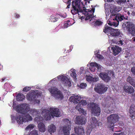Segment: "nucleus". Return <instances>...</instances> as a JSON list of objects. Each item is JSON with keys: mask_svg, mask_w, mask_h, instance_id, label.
I'll list each match as a JSON object with an SVG mask.
<instances>
[{"mask_svg": "<svg viewBox=\"0 0 135 135\" xmlns=\"http://www.w3.org/2000/svg\"><path fill=\"white\" fill-rule=\"evenodd\" d=\"M90 69L91 71L94 72L95 71V67H90Z\"/></svg>", "mask_w": 135, "mask_h": 135, "instance_id": "5fc2aeb1", "label": "nucleus"}, {"mask_svg": "<svg viewBox=\"0 0 135 135\" xmlns=\"http://www.w3.org/2000/svg\"><path fill=\"white\" fill-rule=\"evenodd\" d=\"M41 93L38 90H33L27 94L26 98L28 100L33 101L35 98H37L41 96Z\"/></svg>", "mask_w": 135, "mask_h": 135, "instance_id": "423d86ee", "label": "nucleus"}, {"mask_svg": "<svg viewBox=\"0 0 135 135\" xmlns=\"http://www.w3.org/2000/svg\"><path fill=\"white\" fill-rule=\"evenodd\" d=\"M107 87L102 83L98 84L97 87L94 88L95 91L99 94L104 93L107 91Z\"/></svg>", "mask_w": 135, "mask_h": 135, "instance_id": "1a4fd4ad", "label": "nucleus"}, {"mask_svg": "<svg viewBox=\"0 0 135 135\" xmlns=\"http://www.w3.org/2000/svg\"><path fill=\"white\" fill-rule=\"evenodd\" d=\"M123 26L126 27V30L128 33L133 35L135 34V26L132 23L127 22L126 24H124Z\"/></svg>", "mask_w": 135, "mask_h": 135, "instance_id": "0eeeda50", "label": "nucleus"}, {"mask_svg": "<svg viewBox=\"0 0 135 135\" xmlns=\"http://www.w3.org/2000/svg\"><path fill=\"white\" fill-rule=\"evenodd\" d=\"M131 71L132 73L133 74L135 75V67H133L131 68Z\"/></svg>", "mask_w": 135, "mask_h": 135, "instance_id": "603ef678", "label": "nucleus"}, {"mask_svg": "<svg viewBox=\"0 0 135 135\" xmlns=\"http://www.w3.org/2000/svg\"><path fill=\"white\" fill-rule=\"evenodd\" d=\"M113 17H114V20H115L116 21L117 20L119 22V21H122L124 20H127L128 19V17L127 16H124V15L121 14L114 15H113Z\"/></svg>", "mask_w": 135, "mask_h": 135, "instance_id": "6ab92c4d", "label": "nucleus"}, {"mask_svg": "<svg viewBox=\"0 0 135 135\" xmlns=\"http://www.w3.org/2000/svg\"><path fill=\"white\" fill-rule=\"evenodd\" d=\"M123 91L126 93L131 94L134 93V89L132 86L124 85L123 88Z\"/></svg>", "mask_w": 135, "mask_h": 135, "instance_id": "4468645a", "label": "nucleus"}, {"mask_svg": "<svg viewBox=\"0 0 135 135\" xmlns=\"http://www.w3.org/2000/svg\"><path fill=\"white\" fill-rule=\"evenodd\" d=\"M62 84L64 86H70L71 85V83L69 79L66 76L62 75L59 76Z\"/></svg>", "mask_w": 135, "mask_h": 135, "instance_id": "9b49d317", "label": "nucleus"}, {"mask_svg": "<svg viewBox=\"0 0 135 135\" xmlns=\"http://www.w3.org/2000/svg\"><path fill=\"white\" fill-rule=\"evenodd\" d=\"M80 103L83 106L86 105L87 104L86 101L85 100H82L80 101Z\"/></svg>", "mask_w": 135, "mask_h": 135, "instance_id": "49530a36", "label": "nucleus"}, {"mask_svg": "<svg viewBox=\"0 0 135 135\" xmlns=\"http://www.w3.org/2000/svg\"><path fill=\"white\" fill-rule=\"evenodd\" d=\"M70 4H68V5L67 6V8H69V6L70 5Z\"/></svg>", "mask_w": 135, "mask_h": 135, "instance_id": "69168bd1", "label": "nucleus"}, {"mask_svg": "<svg viewBox=\"0 0 135 135\" xmlns=\"http://www.w3.org/2000/svg\"><path fill=\"white\" fill-rule=\"evenodd\" d=\"M50 112L51 116L56 117H59L60 115V112L59 109L51 107L50 108Z\"/></svg>", "mask_w": 135, "mask_h": 135, "instance_id": "f8f14e48", "label": "nucleus"}, {"mask_svg": "<svg viewBox=\"0 0 135 135\" xmlns=\"http://www.w3.org/2000/svg\"><path fill=\"white\" fill-rule=\"evenodd\" d=\"M18 111L22 114L24 115L23 118L25 122L30 121L33 119L28 113L29 111V106L26 103L21 104L18 107Z\"/></svg>", "mask_w": 135, "mask_h": 135, "instance_id": "f257e3e1", "label": "nucleus"}, {"mask_svg": "<svg viewBox=\"0 0 135 135\" xmlns=\"http://www.w3.org/2000/svg\"><path fill=\"white\" fill-rule=\"evenodd\" d=\"M69 100L71 102H73L74 103H77V101L76 100L75 95L69 98Z\"/></svg>", "mask_w": 135, "mask_h": 135, "instance_id": "c9c22d12", "label": "nucleus"}, {"mask_svg": "<svg viewBox=\"0 0 135 135\" xmlns=\"http://www.w3.org/2000/svg\"><path fill=\"white\" fill-rule=\"evenodd\" d=\"M8 85V84L6 83H5L4 84V88H6L5 86Z\"/></svg>", "mask_w": 135, "mask_h": 135, "instance_id": "0e129e2a", "label": "nucleus"}, {"mask_svg": "<svg viewBox=\"0 0 135 135\" xmlns=\"http://www.w3.org/2000/svg\"><path fill=\"white\" fill-rule=\"evenodd\" d=\"M83 70H84V69L83 68L81 67L80 68V70H81V71H80V73L81 74H82L83 73L82 71H83Z\"/></svg>", "mask_w": 135, "mask_h": 135, "instance_id": "052dcab7", "label": "nucleus"}, {"mask_svg": "<svg viewBox=\"0 0 135 135\" xmlns=\"http://www.w3.org/2000/svg\"><path fill=\"white\" fill-rule=\"evenodd\" d=\"M49 111L50 110L45 109L41 112V114L45 120H48L51 119V117L49 113Z\"/></svg>", "mask_w": 135, "mask_h": 135, "instance_id": "2eb2a0df", "label": "nucleus"}, {"mask_svg": "<svg viewBox=\"0 0 135 135\" xmlns=\"http://www.w3.org/2000/svg\"><path fill=\"white\" fill-rule=\"evenodd\" d=\"M48 132L52 134V133H54L56 131V127L53 124H51L48 126L47 130Z\"/></svg>", "mask_w": 135, "mask_h": 135, "instance_id": "bb28decb", "label": "nucleus"}, {"mask_svg": "<svg viewBox=\"0 0 135 135\" xmlns=\"http://www.w3.org/2000/svg\"><path fill=\"white\" fill-rule=\"evenodd\" d=\"M114 17L113 15V16L111 17V21L108 20V24L111 26L116 27L119 24V22L117 20H114Z\"/></svg>", "mask_w": 135, "mask_h": 135, "instance_id": "aec40b11", "label": "nucleus"}, {"mask_svg": "<svg viewBox=\"0 0 135 135\" xmlns=\"http://www.w3.org/2000/svg\"><path fill=\"white\" fill-rule=\"evenodd\" d=\"M16 119L18 123L19 124H22L24 122V118L22 115L19 113H17L16 115Z\"/></svg>", "mask_w": 135, "mask_h": 135, "instance_id": "4be33fe9", "label": "nucleus"}, {"mask_svg": "<svg viewBox=\"0 0 135 135\" xmlns=\"http://www.w3.org/2000/svg\"><path fill=\"white\" fill-rule=\"evenodd\" d=\"M60 17L65 18L66 17L60 14H56L55 15H51L50 17V20L51 22H55L58 21Z\"/></svg>", "mask_w": 135, "mask_h": 135, "instance_id": "f3484780", "label": "nucleus"}, {"mask_svg": "<svg viewBox=\"0 0 135 135\" xmlns=\"http://www.w3.org/2000/svg\"><path fill=\"white\" fill-rule=\"evenodd\" d=\"M127 81L134 87H135V81L133 78L129 76L127 79Z\"/></svg>", "mask_w": 135, "mask_h": 135, "instance_id": "c85d7f7f", "label": "nucleus"}, {"mask_svg": "<svg viewBox=\"0 0 135 135\" xmlns=\"http://www.w3.org/2000/svg\"><path fill=\"white\" fill-rule=\"evenodd\" d=\"M31 89V88L30 87H26L23 88V91H24L27 92L30 90Z\"/></svg>", "mask_w": 135, "mask_h": 135, "instance_id": "37998d69", "label": "nucleus"}, {"mask_svg": "<svg viewBox=\"0 0 135 135\" xmlns=\"http://www.w3.org/2000/svg\"><path fill=\"white\" fill-rule=\"evenodd\" d=\"M5 79V78H2V81H3Z\"/></svg>", "mask_w": 135, "mask_h": 135, "instance_id": "338daca9", "label": "nucleus"}, {"mask_svg": "<svg viewBox=\"0 0 135 135\" xmlns=\"http://www.w3.org/2000/svg\"><path fill=\"white\" fill-rule=\"evenodd\" d=\"M74 130L75 133L78 135H82L84 133L83 127L81 126L75 127Z\"/></svg>", "mask_w": 135, "mask_h": 135, "instance_id": "a211bd4d", "label": "nucleus"}, {"mask_svg": "<svg viewBox=\"0 0 135 135\" xmlns=\"http://www.w3.org/2000/svg\"><path fill=\"white\" fill-rule=\"evenodd\" d=\"M120 34V32L119 30L114 29L113 28V30L111 33V35L113 36L116 37L119 36Z\"/></svg>", "mask_w": 135, "mask_h": 135, "instance_id": "cd10ccee", "label": "nucleus"}, {"mask_svg": "<svg viewBox=\"0 0 135 135\" xmlns=\"http://www.w3.org/2000/svg\"><path fill=\"white\" fill-rule=\"evenodd\" d=\"M99 76L103 80L106 82H108L111 79L110 77L108 75V74L106 73H100Z\"/></svg>", "mask_w": 135, "mask_h": 135, "instance_id": "ddd939ff", "label": "nucleus"}, {"mask_svg": "<svg viewBox=\"0 0 135 135\" xmlns=\"http://www.w3.org/2000/svg\"><path fill=\"white\" fill-rule=\"evenodd\" d=\"M76 70L73 69H71L70 71L71 73H70V75L74 79H76Z\"/></svg>", "mask_w": 135, "mask_h": 135, "instance_id": "72a5a7b5", "label": "nucleus"}, {"mask_svg": "<svg viewBox=\"0 0 135 135\" xmlns=\"http://www.w3.org/2000/svg\"><path fill=\"white\" fill-rule=\"evenodd\" d=\"M91 124H89L86 131L87 135H89L92 129L97 126H99L102 124V123L100 122L97 121L96 119L94 117H92L90 119Z\"/></svg>", "mask_w": 135, "mask_h": 135, "instance_id": "7ed1b4c3", "label": "nucleus"}, {"mask_svg": "<svg viewBox=\"0 0 135 135\" xmlns=\"http://www.w3.org/2000/svg\"><path fill=\"white\" fill-rule=\"evenodd\" d=\"M98 64L95 62H91L90 64V67L98 66Z\"/></svg>", "mask_w": 135, "mask_h": 135, "instance_id": "a18cd8bd", "label": "nucleus"}, {"mask_svg": "<svg viewBox=\"0 0 135 135\" xmlns=\"http://www.w3.org/2000/svg\"><path fill=\"white\" fill-rule=\"evenodd\" d=\"M75 96L76 99V100H77V101L78 103V102H79V101L80 100V99H81V97H80L78 95H75Z\"/></svg>", "mask_w": 135, "mask_h": 135, "instance_id": "de8ad7c7", "label": "nucleus"}, {"mask_svg": "<svg viewBox=\"0 0 135 135\" xmlns=\"http://www.w3.org/2000/svg\"><path fill=\"white\" fill-rule=\"evenodd\" d=\"M71 25L70 21L68 20L67 21L64 22L63 28H66Z\"/></svg>", "mask_w": 135, "mask_h": 135, "instance_id": "f704fd0d", "label": "nucleus"}, {"mask_svg": "<svg viewBox=\"0 0 135 135\" xmlns=\"http://www.w3.org/2000/svg\"><path fill=\"white\" fill-rule=\"evenodd\" d=\"M35 126L33 124H30L28 125L26 128V130H29L33 129L35 127Z\"/></svg>", "mask_w": 135, "mask_h": 135, "instance_id": "e433bc0d", "label": "nucleus"}, {"mask_svg": "<svg viewBox=\"0 0 135 135\" xmlns=\"http://www.w3.org/2000/svg\"><path fill=\"white\" fill-rule=\"evenodd\" d=\"M114 135H123V133L122 132H121L120 133H114L113 134Z\"/></svg>", "mask_w": 135, "mask_h": 135, "instance_id": "6e6d98bb", "label": "nucleus"}, {"mask_svg": "<svg viewBox=\"0 0 135 135\" xmlns=\"http://www.w3.org/2000/svg\"><path fill=\"white\" fill-rule=\"evenodd\" d=\"M39 111L38 110H37L35 109H30L29 108V113L33 116L37 115L39 113Z\"/></svg>", "mask_w": 135, "mask_h": 135, "instance_id": "7c9ffc66", "label": "nucleus"}, {"mask_svg": "<svg viewBox=\"0 0 135 135\" xmlns=\"http://www.w3.org/2000/svg\"><path fill=\"white\" fill-rule=\"evenodd\" d=\"M43 118L41 116H38L35 117L34 119V120L37 123L40 121H41L43 119Z\"/></svg>", "mask_w": 135, "mask_h": 135, "instance_id": "4c0bfd02", "label": "nucleus"}, {"mask_svg": "<svg viewBox=\"0 0 135 135\" xmlns=\"http://www.w3.org/2000/svg\"><path fill=\"white\" fill-rule=\"evenodd\" d=\"M93 14H91L87 16L86 17V19L87 20H90L91 18L93 17Z\"/></svg>", "mask_w": 135, "mask_h": 135, "instance_id": "09e8293b", "label": "nucleus"}, {"mask_svg": "<svg viewBox=\"0 0 135 135\" xmlns=\"http://www.w3.org/2000/svg\"><path fill=\"white\" fill-rule=\"evenodd\" d=\"M129 112L130 116L133 119L135 118V105L134 104L131 105Z\"/></svg>", "mask_w": 135, "mask_h": 135, "instance_id": "b1692460", "label": "nucleus"}, {"mask_svg": "<svg viewBox=\"0 0 135 135\" xmlns=\"http://www.w3.org/2000/svg\"><path fill=\"white\" fill-rule=\"evenodd\" d=\"M112 50L113 54L115 56L118 54L122 50L121 48L116 46H115V47H112Z\"/></svg>", "mask_w": 135, "mask_h": 135, "instance_id": "393cba45", "label": "nucleus"}, {"mask_svg": "<svg viewBox=\"0 0 135 135\" xmlns=\"http://www.w3.org/2000/svg\"><path fill=\"white\" fill-rule=\"evenodd\" d=\"M15 17L16 18H18L20 17V15L19 14L15 13Z\"/></svg>", "mask_w": 135, "mask_h": 135, "instance_id": "4d7b16f0", "label": "nucleus"}, {"mask_svg": "<svg viewBox=\"0 0 135 135\" xmlns=\"http://www.w3.org/2000/svg\"><path fill=\"white\" fill-rule=\"evenodd\" d=\"M57 88H54L49 90L50 93L56 99H61L63 98V96L60 90H58Z\"/></svg>", "mask_w": 135, "mask_h": 135, "instance_id": "6e6552de", "label": "nucleus"}, {"mask_svg": "<svg viewBox=\"0 0 135 135\" xmlns=\"http://www.w3.org/2000/svg\"><path fill=\"white\" fill-rule=\"evenodd\" d=\"M105 105V108H107L109 111L112 110L116 107V103L115 101L112 99H110L108 100Z\"/></svg>", "mask_w": 135, "mask_h": 135, "instance_id": "9d476101", "label": "nucleus"}, {"mask_svg": "<svg viewBox=\"0 0 135 135\" xmlns=\"http://www.w3.org/2000/svg\"><path fill=\"white\" fill-rule=\"evenodd\" d=\"M99 80V78L98 77H94L93 78V81L94 82H96Z\"/></svg>", "mask_w": 135, "mask_h": 135, "instance_id": "864d4df0", "label": "nucleus"}, {"mask_svg": "<svg viewBox=\"0 0 135 135\" xmlns=\"http://www.w3.org/2000/svg\"><path fill=\"white\" fill-rule=\"evenodd\" d=\"M75 108L76 109H78V111L80 112V113H82L83 115H85L86 114V111L84 109L80 107V104H78L76 107Z\"/></svg>", "mask_w": 135, "mask_h": 135, "instance_id": "2f4dec72", "label": "nucleus"}, {"mask_svg": "<svg viewBox=\"0 0 135 135\" xmlns=\"http://www.w3.org/2000/svg\"><path fill=\"white\" fill-rule=\"evenodd\" d=\"M93 78L91 76H87L86 79L89 82H91L93 81Z\"/></svg>", "mask_w": 135, "mask_h": 135, "instance_id": "79ce46f5", "label": "nucleus"}, {"mask_svg": "<svg viewBox=\"0 0 135 135\" xmlns=\"http://www.w3.org/2000/svg\"><path fill=\"white\" fill-rule=\"evenodd\" d=\"M95 9L94 8H92L91 9V10L90 11L91 12H92L93 13L95 11Z\"/></svg>", "mask_w": 135, "mask_h": 135, "instance_id": "bf43d9fd", "label": "nucleus"}, {"mask_svg": "<svg viewBox=\"0 0 135 135\" xmlns=\"http://www.w3.org/2000/svg\"><path fill=\"white\" fill-rule=\"evenodd\" d=\"M119 44H121V45H123V42H122V41H121V40L120 41H119Z\"/></svg>", "mask_w": 135, "mask_h": 135, "instance_id": "e2e57ef3", "label": "nucleus"}, {"mask_svg": "<svg viewBox=\"0 0 135 135\" xmlns=\"http://www.w3.org/2000/svg\"><path fill=\"white\" fill-rule=\"evenodd\" d=\"M85 119L84 117H83L81 116H77L75 119V122L78 124H83L85 123Z\"/></svg>", "mask_w": 135, "mask_h": 135, "instance_id": "dca6fc26", "label": "nucleus"}, {"mask_svg": "<svg viewBox=\"0 0 135 135\" xmlns=\"http://www.w3.org/2000/svg\"><path fill=\"white\" fill-rule=\"evenodd\" d=\"M81 0H75L73 1L72 2V8L71 10V12L73 15L78 13L80 10V2Z\"/></svg>", "mask_w": 135, "mask_h": 135, "instance_id": "20e7f679", "label": "nucleus"}, {"mask_svg": "<svg viewBox=\"0 0 135 135\" xmlns=\"http://www.w3.org/2000/svg\"><path fill=\"white\" fill-rule=\"evenodd\" d=\"M71 129V125L64 126L62 129L64 134L65 135H69L70 134V131Z\"/></svg>", "mask_w": 135, "mask_h": 135, "instance_id": "5701e85b", "label": "nucleus"}, {"mask_svg": "<svg viewBox=\"0 0 135 135\" xmlns=\"http://www.w3.org/2000/svg\"><path fill=\"white\" fill-rule=\"evenodd\" d=\"M37 98H35V99L33 100V101L35 103H37L38 104H39L40 102V100L37 99Z\"/></svg>", "mask_w": 135, "mask_h": 135, "instance_id": "3c124183", "label": "nucleus"}, {"mask_svg": "<svg viewBox=\"0 0 135 135\" xmlns=\"http://www.w3.org/2000/svg\"><path fill=\"white\" fill-rule=\"evenodd\" d=\"M97 57L99 59H103V57L101 55L97 53L96 55Z\"/></svg>", "mask_w": 135, "mask_h": 135, "instance_id": "8fccbe9b", "label": "nucleus"}, {"mask_svg": "<svg viewBox=\"0 0 135 135\" xmlns=\"http://www.w3.org/2000/svg\"><path fill=\"white\" fill-rule=\"evenodd\" d=\"M89 109L91 110V113L95 116H99L100 114L101 109L98 105L95 103H90L88 107Z\"/></svg>", "mask_w": 135, "mask_h": 135, "instance_id": "39448f33", "label": "nucleus"}, {"mask_svg": "<svg viewBox=\"0 0 135 135\" xmlns=\"http://www.w3.org/2000/svg\"><path fill=\"white\" fill-rule=\"evenodd\" d=\"M120 9V8L119 7L114 5L111 6L110 7V10L111 13L113 14L112 15V16H113V15H115V13L118 12Z\"/></svg>", "mask_w": 135, "mask_h": 135, "instance_id": "412c9836", "label": "nucleus"}, {"mask_svg": "<svg viewBox=\"0 0 135 135\" xmlns=\"http://www.w3.org/2000/svg\"><path fill=\"white\" fill-rule=\"evenodd\" d=\"M17 100L18 101H22L25 98V96L23 94L19 93L16 96Z\"/></svg>", "mask_w": 135, "mask_h": 135, "instance_id": "473e14b6", "label": "nucleus"}, {"mask_svg": "<svg viewBox=\"0 0 135 135\" xmlns=\"http://www.w3.org/2000/svg\"><path fill=\"white\" fill-rule=\"evenodd\" d=\"M133 41H134V42H135V37H133Z\"/></svg>", "mask_w": 135, "mask_h": 135, "instance_id": "774afa93", "label": "nucleus"}, {"mask_svg": "<svg viewBox=\"0 0 135 135\" xmlns=\"http://www.w3.org/2000/svg\"><path fill=\"white\" fill-rule=\"evenodd\" d=\"M86 86V84L83 83H81L80 85V88L81 89H84V88Z\"/></svg>", "mask_w": 135, "mask_h": 135, "instance_id": "c03bdc74", "label": "nucleus"}, {"mask_svg": "<svg viewBox=\"0 0 135 135\" xmlns=\"http://www.w3.org/2000/svg\"><path fill=\"white\" fill-rule=\"evenodd\" d=\"M29 135H38L37 131L33 130L29 134Z\"/></svg>", "mask_w": 135, "mask_h": 135, "instance_id": "ea45409f", "label": "nucleus"}, {"mask_svg": "<svg viewBox=\"0 0 135 135\" xmlns=\"http://www.w3.org/2000/svg\"><path fill=\"white\" fill-rule=\"evenodd\" d=\"M117 2L118 4L121 5L125 3L126 2V0H117Z\"/></svg>", "mask_w": 135, "mask_h": 135, "instance_id": "a19ab883", "label": "nucleus"}, {"mask_svg": "<svg viewBox=\"0 0 135 135\" xmlns=\"http://www.w3.org/2000/svg\"><path fill=\"white\" fill-rule=\"evenodd\" d=\"M119 118L118 114H111L107 117V126L111 129L113 131L117 132L115 131V128H114V123L118 121Z\"/></svg>", "mask_w": 135, "mask_h": 135, "instance_id": "f03ea898", "label": "nucleus"}, {"mask_svg": "<svg viewBox=\"0 0 135 135\" xmlns=\"http://www.w3.org/2000/svg\"><path fill=\"white\" fill-rule=\"evenodd\" d=\"M103 23L101 21L98 20H97L94 23L95 26H99L102 25Z\"/></svg>", "mask_w": 135, "mask_h": 135, "instance_id": "58836bf2", "label": "nucleus"}, {"mask_svg": "<svg viewBox=\"0 0 135 135\" xmlns=\"http://www.w3.org/2000/svg\"><path fill=\"white\" fill-rule=\"evenodd\" d=\"M71 0H69L67 2V4H71Z\"/></svg>", "mask_w": 135, "mask_h": 135, "instance_id": "680f3d73", "label": "nucleus"}, {"mask_svg": "<svg viewBox=\"0 0 135 135\" xmlns=\"http://www.w3.org/2000/svg\"><path fill=\"white\" fill-rule=\"evenodd\" d=\"M104 28L103 30V32L107 35L110 34L111 35V33L113 30V28L108 26L105 27Z\"/></svg>", "mask_w": 135, "mask_h": 135, "instance_id": "c756f323", "label": "nucleus"}, {"mask_svg": "<svg viewBox=\"0 0 135 135\" xmlns=\"http://www.w3.org/2000/svg\"><path fill=\"white\" fill-rule=\"evenodd\" d=\"M38 126L40 132H44L46 131L45 125L42 122H41L38 123Z\"/></svg>", "mask_w": 135, "mask_h": 135, "instance_id": "a878e982", "label": "nucleus"}, {"mask_svg": "<svg viewBox=\"0 0 135 135\" xmlns=\"http://www.w3.org/2000/svg\"><path fill=\"white\" fill-rule=\"evenodd\" d=\"M110 73H111L112 74V75L113 76H114V73L113 71H110Z\"/></svg>", "mask_w": 135, "mask_h": 135, "instance_id": "13d9d810", "label": "nucleus"}]
</instances>
